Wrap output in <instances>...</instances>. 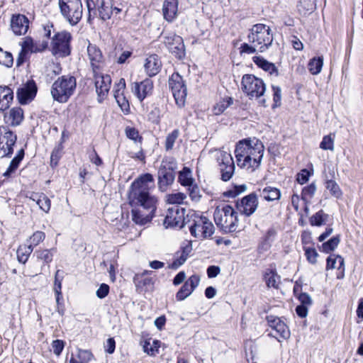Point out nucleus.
Listing matches in <instances>:
<instances>
[{"mask_svg": "<svg viewBox=\"0 0 363 363\" xmlns=\"http://www.w3.org/2000/svg\"><path fill=\"white\" fill-rule=\"evenodd\" d=\"M154 187L153 177L148 173L140 176L130 187L128 201L133 207L132 220L138 225H145L155 216L158 201L150 193Z\"/></svg>", "mask_w": 363, "mask_h": 363, "instance_id": "f257e3e1", "label": "nucleus"}, {"mask_svg": "<svg viewBox=\"0 0 363 363\" xmlns=\"http://www.w3.org/2000/svg\"><path fill=\"white\" fill-rule=\"evenodd\" d=\"M190 233L195 238L203 240L210 238L214 233L212 222L201 213L190 211L186 216Z\"/></svg>", "mask_w": 363, "mask_h": 363, "instance_id": "f03ea898", "label": "nucleus"}, {"mask_svg": "<svg viewBox=\"0 0 363 363\" xmlns=\"http://www.w3.org/2000/svg\"><path fill=\"white\" fill-rule=\"evenodd\" d=\"M76 85V79L74 77L62 76L52 85V97L59 103H66L74 94Z\"/></svg>", "mask_w": 363, "mask_h": 363, "instance_id": "7ed1b4c3", "label": "nucleus"}, {"mask_svg": "<svg viewBox=\"0 0 363 363\" xmlns=\"http://www.w3.org/2000/svg\"><path fill=\"white\" fill-rule=\"evenodd\" d=\"M273 40L270 29L264 24H256L251 28V53L264 52Z\"/></svg>", "mask_w": 363, "mask_h": 363, "instance_id": "20e7f679", "label": "nucleus"}, {"mask_svg": "<svg viewBox=\"0 0 363 363\" xmlns=\"http://www.w3.org/2000/svg\"><path fill=\"white\" fill-rule=\"evenodd\" d=\"M213 216L217 226L224 231L231 232L237 228V216L231 206L225 205L222 207H217Z\"/></svg>", "mask_w": 363, "mask_h": 363, "instance_id": "39448f33", "label": "nucleus"}, {"mask_svg": "<svg viewBox=\"0 0 363 363\" xmlns=\"http://www.w3.org/2000/svg\"><path fill=\"white\" fill-rule=\"evenodd\" d=\"M58 5L62 16L72 26L77 25L82 17L81 0H59Z\"/></svg>", "mask_w": 363, "mask_h": 363, "instance_id": "423d86ee", "label": "nucleus"}, {"mask_svg": "<svg viewBox=\"0 0 363 363\" xmlns=\"http://www.w3.org/2000/svg\"><path fill=\"white\" fill-rule=\"evenodd\" d=\"M72 39L69 32L62 30L56 33L51 39L50 51L57 57H65L71 53L70 43Z\"/></svg>", "mask_w": 363, "mask_h": 363, "instance_id": "0eeeda50", "label": "nucleus"}, {"mask_svg": "<svg viewBox=\"0 0 363 363\" xmlns=\"http://www.w3.org/2000/svg\"><path fill=\"white\" fill-rule=\"evenodd\" d=\"M86 7L89 12L88 21L90 22L91 18L96 16L98 11L99 17L106 21L111 18L113 14L112 4L108 0H86Z\"/></svg>", "mask_w": 363, "mask_h": 363, "instance_id": "6e6552de", "label": "nucleus"}, {"mask_svg": "<svg viewBox=\"0 0 363 363\" xmlns=\"http://www.w3.org/2000/svg\"><path fill=\"white\" fill-rule=\"evenodd\" d=\"M169 86L177 106L183 107L185 104L187 91L182 77L178 73L172 74L169 79Z\"/></svg>", "mask_w": 363, "mask_h": 363, "instance_id": "1a4fd4ad", "label": "nucleus"}, {"mask_svg": "<svg viewBox=\"0 0 363 363\" xmlns=\"http://www.w3.org/2000/svg\"><path fill=\"white\" fill-rule=\"evenodd\" d=\"M216 159L221 172V179L228 181L233 176L235 164L231 154L229 152L220 150L216 153Z\"/></svg>", "mask_w": 363, "mask_h": 363, "instance_id": "9d476101", "label": "nucleus"}, {"mask_svg": "<svg viewBox=\"0 0 363 363\" xmlns=\"http://www.w3.org/2000/svg\"><path fill=\"white\" fill-rule=\"evenodd\" d=\"M16 139V135L9 128L0 127V158L11 156Z\"/></svg>", "mask_w": 363, "mask_h": 363, "instance_id": "9b49d317", "label": "nucleus"}, {"mask_svg": "<svg viewBox=\"0 0 363 363\" xmlns=\"http://www.w3.org/2000/svg\"><path fill=\"white\" fill-rule=\"evenodd\" d=\"M177 168L176 161L172 159H165L162 161L159 171L158 178L160 186H168L174 180V170Z\"/></svg>", "mask_w": 363, "mask_h": 363, "instance_id": "f8f14e48", "label": "nucleus"}, {"mask_svg": "<svg viewBox=\"0 0 363 363\" xmlns=\"http://www.w3.org/2000/svg\"><path fill=\"white\" fill-rule=\"evenodd\" d=\"M48 43L46 40L34 41L31 38H25L21 43V50L17 59L18 65L23 62L28 53L43 52L48 48Z\"/></svg>", "mask_w": 363, "mask_h": 363, "instance_id": "ddd939ff", "label": "nucleus"}, {"mask_svg": "<svg viewBox=\"0 0 363 363\" xmlns=\"http://www.w3.org/2000/svg\"><path fill=\"white\" fill-rule=\"evenodd\" d=\"M272 331L269 335L275 337L279 342L280 339H288L290 337V330L286 324L279 317L269 315L266 317Z\"/></svg>", "mask_w": 363, "mask_h": 363, "instance_id": "4468645a", "label": "nucleus"}, {"mask_svg": "<svg viewBox=\"0 0 363 363\" xmlns=\"http://www.w3.org/2000/svg\"><path fill=\"white\" fill-rule=\"evenodd\" d=\"M164 43L169 52L178 59L185 56V47L183 38L174 33H167L164 37Z\"/></svg>", "mask_w": 363, "mask_h": 363, "instance_id": "2eb2a0df", "label": "nucleus"}, {"mask_svg": "<svg viewBox=\"0 0 363 363\" xmlns=\"http://www.w3.org/2000/svg\"><path fill=\"white\" fill-rule=\"evenodd\" d=\"M235 155L238 166L245 167L250 161V139H243L237 144Z\"/></svg>", "mask_w": 363, "mask_h": 363, "instance_id": "dca6fc26", "label": "nucleus"}, {"mask_svg": "<svg viewBox=\"0 0 363 363\" xmlns=\"http://www.w3.org/2000/svg\"><path fill=\"white\" fill-rule=\"evenodd\" d=\"M37 86L33 81H28L17 91V98L21 104L30 103L35 96Z\"/></svg>", "mask_w": 363, "mask_h": 363, "instance_id": "f3484780", "label": "nucleus"}, {"mask_svg": "<svg viewBox=\"0 0 363 363\" xmlns=\"http://www.w3.org/2000/svg\"><path fill=\"white\" fill-rule=\"evenodd\" d=\"M266 91L264 82L255 77L251 78V99L255 98L260 106H266V99L263 97Z\"/></svg>", "mask_w": 363, "mask_h": 363, "instance_id": "a211bd4d", "label": "nucleus"}, {"mask_svg": "<svg viewBox=\"0 0 363 363\" xmlns=\"http://www.w3.org/2000/svg\"><path fill=\"white\" fill-rule=\"evenodd\" d=\"M95 86L99 97L104 99L108 94L111 84V79L108 74L94 72Z\"/></svg>", "mask_w": 363, "mask_h": 363, "instance_id": "6ab92c4d", "label": "nucleus"}, {"mask_svg": "<svg viewBox=\"0 0 363 363\" xmlns=\"http://www.w3.org/2000/svg\"><path fill=\"white\" fill-rule=\"evenodd\" d=\"M87 55L94 72L104 66V61L101 51L95 45L89 44Z\"/></svg>", "mask_w": 363, "mask_h": 363, "instance_id": "aec40b11", "label": "nucleus"}, {"mask_svg": "<svg viewBox=\"0 0 363 363\" xmlns=\"http://www.w3.org/2000/svg\"><path fill=\"white\" fill-rule=\"evenodd\" d=\"M153 82L150 79H146L139 83L133 84V89L140 101H143L147 96L152 94Z\"/></svg>", "mask_w": 363, "mask_h": 363, "instance_id": "412c9836", "label": "nucleus"}, {"mask_svg": "<svg viewBox=\"0 0 363 363\" xmlns=\"http://www.w3.org/2000/svg\"><path fill=\"white\" fill-rule=\"evenodd\" d=\"M162 67V62L158 55L153 54L147 56L144 62V69L145 73L149 77L155 76L159 73Z\"/></svg>", "mask_w": 363, "mask_h": 363, "instance_id": "4be33fe9", "label": "nucleus"}, {"mask_svg": "<svg viewBox=\"0 0 363 363\" xmlns=\"http://www.w3.org/2000/svg\"><path fill=\"white\" fill-rule=\"evenodd\" d=\"M26 197L35 202L39 208L48 213L51 208L50 199L43 193L29 192L26 194Z\"/></svg>", "mask_w": 363, "mask_h": 363, "instance_id": "5701e85b", "label": "nucleus"}, {"mask_svg": "<svg viewBox=\"0 0 363 363\" xmlns=\"http://www.w3.org/2000/svg\"><path fill=\"white\" fill-rule=\"evenodd\" d=\"M28 18L21 14L13 16L11 18V29L16 35H24L28 29Z\"/></svg>", "mask_w": 363, "mask_h": 363, "instance_id": "b1692460", "label": "nucleus"}, {"mask_svg": "<svg viewBox=\"0 0 363 363\" xmlns=\"http://www.w3.org/2000/svg\"><path fill=\"white\" fill-rule=\"evenodd\" d=\"M179 0H164L162 7L164 18L172 22L178 16Z\"/></svg>", "mask_w": 363, "mask_h": 363, "instance_id": "393cba45", "label": "nucleus"}, {"mask_svg": "<svg viewBox=\"0 0 363 363\" xmlns=\"http://www.w3.org/2000/svg\"><path fill=\"white\" fill-rule=\"evenodd\" d=\"M23 119V111L20 107H13L4 116V122L12 126L18 125Z\"/></svg>", "mask_w": 363, "mask_h": 363, "instance_id": "a878e982", "label": "nucleus"}, {"mask_svg": "<svg viewBox=\"0 0 363 363\" xmlns=\"http://www.w3.org/2000/svg\"><path fill=\"white\" fill-rule=\"evenodd\" d=\"M182 216L179 213L177 206L169 208L164 220V225L166 228L180 226Z\"/></svg>", "mask_w": 363, "mask_h": 363, "instance_id": "bb28decb", "label": "nucleus"}, {"mask_svg": "<svg viewBox=\"0 0 363 363\" xmlns=\"http://www.w3.org/2000/svg\"><path fill=\"white\" fill-rule=\"evenodd\" d=\"M13 100V92L8 86L0 85V112L7 110Z\"/></svg>", "mask_w": 363, "mask_h": 363, "instance_id": "cd10ccee", "label": "nucleus"}, {"mask_svg": "<svg viewBox=\"0 0 363 363\" xmlns=\"http://www.w3.org/2000/svg\"><path fill=\"white\" fill-rule=\"evenodd\" d=\"M264 150V145L259 140L255 138L253 139L251 138V160H253L256 167H257L261 162Z\"/></svg>", "mask_w": 363, "mask_h": 363, "instance_id": "c85d7f7f", "label": "nucleus"}, {"mask_svg": "<svg viewBox=\"0 0 363 363\" xmlns=\"http://www.w3.org/2000/svg\"><path fill=\"white\" fill-rule=\"evenodd\" d=\"M151 273V271L145 270L143 272L138 273L134 276L133 282L138 290L141 291H145L153 284L152 278L145 277Z\"/></svg>", "mask_w": 363, "mask_h": 363, "instance_id": "c756f323", "label": "nucleus"}, {"mask_svg": "<svg viewBox=\"0 0 363 363\" xmlns=\"http://www.w3.org/2000/svg\"><path fill=\"white\" fill-rule=\"evenodd\" d=\"M191 245L189 243L186 246L182 247L181 252H178L173 260V262L169 265V268L172 269H177L184 264L186 261L190 252H191Z\"/></svg>", "mask_w": 363, "mask_h": 363, "instance_id": "7c9ffc66", "label": "nucleus"}, {"mask_svg": "<svg viewBox=\"0 0 363 363\" xmlns=\"http://www.w3.org/2000/svg\"><path fill=\"white\" fill-rule=\"evenodd\" d=\"M252 60L258 67L268 72L270 75L279 76V70L274 63L267 61L260 56H254Z\"/></svg>", "mask_w": 363, "mask_h": 363, "instance_id": "2f4dec72", "label": "nucleus"}, {"mask_svg": "<svg viewBox=\"0 0 363 363\" xmlns=\"http://www.w3.org/2000/svg\"><path fill=\"white\" fill-rule=\"evenodd\" d=\"M264 280L268 288L279 289L281 277L275 269H267L264 273Z\"/></svg>", "mask_w": 363, "mask_h": 363, "instance_id": "473e14b6", "label": "nucleus"}, {"mask_svg": "<svg viewBox=\"0 0 363 363\" xmlns=\"http://www.w3.org/2000/svg\"><path fill=\"white\" fill-rule=\"evenodd\" d=\"M345 262L342 257L340 255L332 254L327 258L326 269H337L341 272L345 271Z\"/></svg>", "mask_w": 363, "mask_h": 363, "instance_id": "72a5a7b5", "label": "nucleus"}, {"mask_svg": "<svg viewBox=\"0 0 363 363\" xmlns=\"http://www.w3.org/2000/svg\"><path fill=\"white\" fill-rule=\"evenodd\" d=\"M23 157L24 150L23 149H20L18 151L16 157L11 161L9 167L7 168L6 171L4 173L3 175L6 177H9L12 176L18 168V166L21 162L22 161Z\"/></svg>", "mask_w": 363, "mask_h": 363, "instance_id": "f704fd0d", "label": "nucleus"}, {"mask_svg": "<svg viewBox=\"0 0 363 363\" xmlns=\"http://www.w3.org/2000/svg\"><path fill=\"white\" fill-rule=\"evenodd\" d=\"M297 8L301 15L311 14L316 9V0H299Z\"/></svg>", "mask_w": 363, "mask_h": 363, "instance_id": "c9c22d12", "label": "nucleus"}, {"mask_svg": "<svg viewBox=\"0 0 363 363\" xmlns=\"http://www.w3.org/2000/svg\"><path fill=\"white\" fill-rule=\"evenodd\" d=\"M178 180L182 186L186 187H188L195 183V179L193 178L191 170L186 167L179 172Z\"/></svg>", "mask_w": 363, "mask_h": 363, "instance_id": "e433bc0d", "label": "nucleus"}, {"mask_svg": "<svg viewBox=\"0 0 363 363\" xmlns=\"http://www.w3.org/2000/svg\"><path fill=\"white\" fill-rule=\"evenodd\" d=\"M92 359L93 354L90 351L79 349L76 357H71L69 363H89Z\"/></svg>", "mask_w": 363, "mask_h": 363, "instance_id": "4c0bfd02", "label": "nucleus"}, {"mask_svg": "<svg viewBox=\"0 0 363 363\" xmlns=\"http://www.w3.org/2000/svg\"><path fill=\"white\" fill-rule=\"evenodd\" d=\"M160 342L157 340L149 338L144 342V352L151 356H155L159 352Z\"/></svg>", "mask_w": 363, "mask_h": 363, "instance_id": "58836bf2", "label": "nucleus"}, {"mask_svg": "<svg viewBox=\"0 0 363 363\" xmlns=\"http://www.w3.org/2000/svg\"><path fill=\"white\" fill-rule=\"evenodd\" d=\"M55 252V249H42L37 250L35 255L38 260L49 264L52 261Z\"/></svg>", "mask_w": 363, "mask_h": 363, "instance_id": "ea45409f", "label": "nucleus"}, {"mask_svg": "<svg viewBox=\"0 0 363 363\" xmlns=\"http://www.w3.org/2000/svg\"><path fill=\"white\" fill-rule=\"evenodd\" d=\"M316 191V186L314 183L311 184L308 186H305L301 193V199L306 203V211L308 210L307 205L311 202V200L313 197Z\"/></svg>", "mask_w": 363, "mask_h": 363, "instance_id": "a19ab883", "label": "nucleus"}, {"mask_svg": "<svg viewBox=\"0 0 363 363\" xmlns=\"http://www.w3.org/2000/svg\"><path fill=\"white\" fill-rule=\"evenodd\" d=\"M261 195L266 201H272L279 199L281 192L277 188L267 186L263 189Z\"/></svg>", "mask_w": 363, "mask_h": 363, "instance_id": "79ce46f5", "label": "nucleus"}, {"mask_svg": "<svg viewBox=\"0 0 363 363\" xmlns=\"http://www.w3.org/2000/svg\"><path fill=\"white\" fill-rule=\"evenodd\" d=\"M323 65V57H318L310 60L308 67L312 74H318L321 72Z\"/></svg>", "mask_w": 363, "mask_h": 363, "instance_id": "37998d69", "label": "nucleus"}, {"mask_svg": "<svg viewBox=\"0 0 363 363\" xmlns=\"http://www.w3.org/2000/svg\"><path fill=\"white\" fill-rule=\"evenodd\" d=\"M33 250L28 245H20L16 252L18 260L20 262L25 264L28 261V257L32 253Z\"/></svg>", "mask_w": 363, "mask_h": 363, "instance_id": "c03bdc74", "label": "nucleus"}, {"mask_svg": "<svg viewBox=\"0 0 363 363\" xmlns=\"http://www.w3.org/2000/svg\"><path fill=\"white\" fill-rule=\"evenodd\" d=\"M186 199V196L184 193L174 192L169 194L166 196V202L169 204L179 205L184 203V201Z\"/></svg>", "mask_w": 363, "mask_h": 363, "instance_id": "a18cd8bd", "label": "nucleus"}, {"mask_svg": "<svg viewBox=\"0 0 363 363\" xmlns=\"http://www.w3.org/2000/svg\"><path fill=\"white\" fill-rule=\"evenodd\" d=\"M325 188L330 191L333 196L337 199L342 197V191L335 181L332 179L327 180L325 182Z\"/></svg>", "mask_w": 363, "mask_h": 363, "instance_id": "49530a36", "label": "nucleus"}, {"mask_svg": "<svg viewBox=\"0 0 363 363\" xmlns=\"http://www.w3.org/2000/svg\"><path fill=\"white\" fill-rule=\"evenodd\" d=\"M45 238V234L43 231L37 230L33 233L27 240L28 245L33 250L35 247L38 246Z\"/></svg>", "mask_w": 363, "mask_h": 363, "instance_id": "de8ad7c7", "label": "nucleus"}, {"mask_svg": "<svg viewBox=\"0 0 363 363\" xmlns=\"http://www.w3.org/2000/svg\"><path fill=\"white\" fill-rule=\"evenodd\" d=\"M328 217V214L325 213L323 211L320 210L311 217L310 223L311 225H323L326 223Z\"/></svg>", "mask_w": 363, "mask_h": 363, "instance_id": "09e8293b", "label": "nucleus"}, {"mask_svg": "<svg viewBox=\"0 0 363 363\" xmlns=\"http://www.w3.org/2000/svg\"><path fill=\"white\" fill-rule=\"evenodd\" d=\"M233 104L232 98H227L218 101L213 108V113L215 115H220L225 110Z\"/></svg>", "mask_w": 363, "mask_h": 363, "instance_id": "8fccbe9b", "label": "nucleus"}, {"mask_svg": "<svg viewBox=\"0 0 363 363\" xmlns=\"http://www.w3.org/2000/svg\"><path fill=\"white\" fill-rule=\"evenodd\" d=\"M236 207L241 214L248 216L250 215V195L245 196L238 201Z\"/></svg>", "mask_w": 363, "mask_h": 363, "instance_id": "3c124183", "label": "nucleus"}, {"mask_svg": "<svg viewBox=\"0 0 363 363\" xmlns=\"http://www.w3.org/2000/svg\"><path fill=\"white\" fill-rule=\"evenodd\" d=\"M340 241V235H336L330 238L328 241L323 243L322 250L324 252L328 253L333 251L339 245Z\"/></svg>", "mask_w": 363, "mask_h": 363, "instance_id": "603ef678", "label": "nucleus"}, {"mask_svg": "<svg viewBox=\"0 0 363 363\" xmlns=\"http://www.w3.org/2000/svg\"><path fill=\"white\" fill-rule=\"evenodd\" d=\"M187 191L192 201L199 202L200 201L201 198V191L196 183L188 186Z\"/></svg>", "mask_w": 363, "mask_h": 363, "instance_id": "864d4df0", "label": "nucleus"}, {"mask_svg": "<svg viewBox=\"0 0 363 363\" xmlns=\"http://www.w3.org/2000/svg\"><path fill=\"white\" fill-rule=\"evenodd\" d=\"M179 135V130H174L172 133L167 135L165 140V149L167 151L171 150L174 145L176 140L178 138Z\"/></svg>", "mask_w": 363, "mask_h": 363, "instance_id": "5fc2aeb1", "label": "nucleus"}, {"mask_svg": "<svg viewBox=\"0 0 363 363\" xmlns=\"http://www.w3.org/2000/svg\"><path fill=\"white\" fill-rule=\"evenodd\" d=\"M13 59L10 52H5L2 49L0 50V64L7 67H11L13 65Z\"/></svg>", "mask_w": 363, "mask_h": 363, "instance_id": "6e6d98bb", "label": "nucleus"}, {"mask_svg": "<svg viewBox=\"0 0 363 363\" xmlns=\"http://www.w3.org/2000/svg\"><path fill=\"white\" fill-rule=\"evenodd\" d=\"M193 291H194L191 290V289L184 283V285L177 293L176 298L179 301H183L188 296H189L193 293Z\"/></svg>", "mask_w": 363, "mask_h": 363, "instance_id": "4d7b16f0", "label": "nucleus"}, {"mask_svg": "<svg viewBox=\"0 0 363 363\" xmlns=\"http://www.w3.org/2000/svg\"><path fill=\"white\" fill-rule=\"evenodd\" d=\"M247 189L246 185H238L234 186L232 189L228 190L224 193V195L228 197H235L240 194L241 193L245 191Z\"/></svg>", "mask_w": 363, "mask_h": 363, "instance_id": "13d9d810", "label": "nucleus"}, {"mask_svg": "<svg viewBox=\"0 0 363 363\" xmlns=\"http://www.w3.org/2000/svg\"><path fill=\"white\" fill-rule=\"evenodd\" d=\"M320 147L324 150L333 151L334 150V139L330 135L323 137L320 143Z\"/></svg>", "mask_w": 363, "mask_h": 363, "instance_id": "bf43d9fd", "label": "nucleus"}, {"mask_svg": "<svg viewBox=\"0 0 363 363\" xmlns=\"http://www.w3.org/2000/svg\"><path fill=\"white\" fill-rule=\"evenodd\" d=\"M305 255L307 260L312 264H314L317 262L318 252L315 248L304 247Z\"/></svg>", "mask_w": 363, "mask_h": 363, "instance_id": "052dcab7", "label": "nucleus"}, {"mask_svg": "<svg viewBox=\"0 0 363 363\" xmlns=\"http://www.w3.org/2000/svg\"><path fill=\"white\" fill-rule=\"evenodd\" d=\"M272 89L273 91V100L274 104L272 108H274L276 107H279L281 105V89L279 86L272 85Z\"/></svg>", "mask_w": 363, "mask_h": 363, "instance_id": "680f3d73", "label": "nucleus"}, {"mask_svg": "<svg viewBox=\"0 0 363 363\" xmlns=\"http://www.w3.org/2000/svg\"><path fill=\"white\" fill-rule=\"evenodd\" d=\"M125 135L127 138L135 141V142H141L142 137L140 136L139 133L137 129L133 127H127L125 130Z\"/></svg>", "mask_w": 363, "mask_h": 363, "instance_id": "e2e57ef3", "label": "nucleus"}, {"mask_svg": "<svg viewBox=\"0 0 363 363\" xmlns=\"http://www.w3.org/2000/svg\"><path fill=\"white\" fill-rule=\"evenodd\" d=\"M125 89V79L121 78L119 79L118 82L116 83L113 88V96L114 98H117L118 96H124V92Z\"/></svg>", "mask_w": 363, "mask_h": 363, "instance_id": "0e129e2a", "label": "nucleus"}, {"mask_svg": "<svg viewBox=\"0 0 363 363\" xmlns=\"http://www.w3.org/2000/svg\"><path fill=\"white\" fill-rule=\"evenodd\" d=\"M117 104L121 107V110L125 113H128L130 111V106L128 99L124 96H118L117 98H115Z\"/></svg>", "mask_w": 363, "mask_h": 363, "instance_id": "69168bd1", "label": "nucleus"}, {"mask_svg": "<svg viewBox=\"0 0 363 363\" xmlns=\"http://www.w3.org/2000/svg\"><path fill=\"white\" fill-rule=\"evenodd\" d=\"M200 277L197 274L191 276L186 281L185 284L189 286L191 290L194 291L195 289L199 285Z\"/></svg>", "mask_w": 363, "mask_h": 363, "instance_id": "338daca9", "label": "nucleus"}, {"mask_svg": "<svg viewBox=\"0 0 363 363\" xmlns=\"http://www.w3.org/2000/svg\"><path fill=\"white\" fill-rule=\"evenodd\" d=\"M65 347V342L60 340H55L52 342V348L54 354L59 356Z\"/></svg>", "mask_w": 363, "mask_h": 363, "instance_id": "774afa93", "label": "nucleus"}]
</instances>
